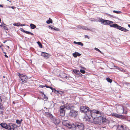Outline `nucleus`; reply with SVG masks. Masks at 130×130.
<instances>
[{"label": "nucleus", "instance_id": "1", "mask_svg": "<svg viewBox=\"0 0 130 130\" xmlns=\"http://www.w3.org/2000/svg\"><path fill=\"white\" fill-rule=\"evenodd\" d=\"M103 21V24L104 25H109L110 27L116 28L117 29H119L124 32H126L127 31H128V30L126 28L119 26L116 24H113V22L110 21L109 20H104Z\"/></svg>", "mask_w": 130, "mask_h": 130}, {"label": "nucleus", "instance_id": "2", "mask_svg": "<svg viewBox=\"0 0 130 130\" xmlns=\"http://www.w3.org/2000/svg\"><path fill=\"white\" fill-rule=\"evenodd\" d=\"M117 128L119 130H129L128 128L124 124H119L117 127Z\"/></svg>", "mask_w": 130, "mask_h": 130}, {"label": "nucleus", "instance_id": "3", "mask_svg": "<svg viewBox=\"0 0 130 130\" xmlns=\"http://www.w3.org/2000/svg\"><path fill=\"white\" fill-rule=\"evenodd\" d=\"M59 111L60 115L62 116H63L65 115V106L64 105L61 106L60 107Z\"/></svg>", "mask_w": 130, "mask_h": 130}, {"label": "nucleus", "instance_id": "4", "mask_svg": "<svg viewBox=\"0 0 130 130\" xmlns=\"http://www.w3.org/2000/svg\"><path fill=\"white\" fill-rule=\"evenodd\" d=\"M19 76L20 78V81L21 83H25L26 82V79L25 77V76L20 73L19 74Z\"/></svg>", "mask_w": 130, "mask_h": 130}, {"label": "nucleus", "instance_id": "5", "mask_svg": "<svg viewBox=\"0 0 130 130\" xmlns=\"http://www.w3.org/2000/svg\"><path fill=\"white\" fill-rule=\"evenodd\" d=\"M89 108L86 106H82L80 107V110L83 112H86L87 111L89 112Z\"/></svg>", "mask_w": 130, "mask_h": 130}, {"label": "nucleus", "instance_id": "6", "mask_svg": "<svg viewBox=\"0 0 130 130\" xmlns=\"http://www.w3.org/2000/svg\"><path fill=\"white\" fill-rule=\"evenodd\" d=\"M112 115L113 116L117 118L120 119H124L125 118V116H124L120 115L116 113H112Z\"/></svg>", "mask_w": 130, "mask_h": 130}, {"label": "nucleus", "instance_id": "7", "mask_svg": "<svg viewBox=\"0 0 130 130\" xmlns=\"http://www.w3.org/2000/svg\"><path fill=\"white\" fill-rule=\"evenodd\" d=\"M78 112L77 111L74 110H71L69 113L70 115L75 117L77 115Z\"/></svg>", "mask_w": 130, "mask_h": 130}, {"label": "nucleus", "instance_id": "8", "mask_svg": "<svg viewBox=\"0 0 130 130\" xmlns=\"http://www.w3.org/2000/svg\"><path fill=\"white\" fill-rule=\"evenodd\" d=\"M89 111L90 112L91 114V115L92 118L94 119L96 118V113H95V112H96V110H89Z\"/></svg>", "mask_w": 130, "mask_h": 130}, {"label": "nucleus", "instance_id": "9", "mask_svg": "<svg viewBox=\"0 0 130 130\" xmlns=\"http://www.w3.org/2000/svg\"><path fill=\"white\" fill-rule=\"evenodd\" d=\"M16 127L17 125H16L9 123V130H14V128Z\"/></svg>", "mask_w": 130, "mask_h": 130}, {"label": "nucleus", "instance_id": "10", "mask_svg": "<svg viewBox=\"0 0 130 130\" xmlns=\"http://www.w3.org/2000/svg\"><path fill=\"white\" fill-rule=\"evenodd\" d=\"M41 55L46 59L48 58L50 56V55H49L48 53L43 52H41Z\"/></svg>", "mask_w": 130, "mask_h": 130}, {"label": "nucleus", "instance_id": "11", "mask_svg": "<svg viewBox=\"0 0 130 130\" xmlns=\"http://www.w3.org/2000/svg\"><path fill=\"white\" fill-rule=\"evenodd\" d=\"M65 108H66L68 110H71L72 109V108L73 107V106H72L71 104L67 103L65 105Z\"/></svg>", "mask_w": 130, "mask_h": 130}, {"label": "nucleus", "instance_id": "12", "mask_svg": "<svg viewBox=\"0 0 130 130\" xmlns=\"http://www.w3.org/2000/svg\"><path fill=\"white\" fill-rule=\"evenodd\" d=\"M77 28H78L83 29L85 30H87L90 31H92V30L91 29H88L87 27L86 26H83L78 25L77 26Z\"/></svg>", "mask_w": 130, "mask_h": 130}, {"label": "nucleus", "instance_id": "13", "mask_svg": "<svg viewBox=\"0 0 130 130\" xmlns=\"http://www.w3.org/2000/svg\"><path fill=\"white\" fill-rule=\"evenodd\" d=\"M77 127H78V128L80 130H83L84 129V125L83 123H80L77 125Z\"/></svg>", "mask_w": 130, "mask_h": 130}, {"label": "nucleus", "instance_id": "14", "mask_svg": "<svg viewBox=\"0 0 130 130\" xmlns=\"http://www.w3.org/2000/svg\"><path fill=\"white\" fill-rule=\"evenodd\" d=\"M62 123L63 125L68 127L70 123L68 120H64L63 121Z\"/></svg>", "mask_w": 130, "mask_h": 130}, {"label": "nucleus", "instance_id": "15", "mask_svg": "<svg viewBox=\"0 0 130 130\" xmlns=\"http://www.w3.org/2000/svg\"><path fill=\"white\" fill-rule=\"evenodd\" d=\"M81 55V54L78 52H75L73 54V55L75 58H76L77 56H79Z\"/></svg>", "mask_w": 130, "mask_h": 130}, {"label": "nucleus", "instance_id": "16", "mask_svg": "<svg viewBox=\"0 0 130 130\" xmlns=\"http://www.w3.org/2000/svg\"><path fill=\"white\" fill-rule=\"evenodd\" d=\"M68 127L74 130L76 128V126L74 124H71L70 123Z\"/></svg>", "mask_w": 130, "mask_h": 130}, {"label": "nucleus", "instance_id": "17", "mask_svg": "<svg viewBox=\"0 0 130 130\" xmlns=\"http://www.w3.org/2000/svg\"><path fill=\"white\" fill-rule=\"evenodd\" d=\"M13 25L14 26H22L25 25V24H22L19 23H15L13 24Z\"/></svg>", "mask_w": 130, "mask_h": 130}, {"label": "nucleus", "instance_id": "18", "mask_svg": "<svg viewBox=\"0 0 130 130\" xmlns=\"http://www.w3.org/2000/svg\"><path fill=\"white\" fill-rule=\"evenodd\" d=\"M0 125L3 128L6 129H7L8 128V126L6 124L4 123H1L0 124Z\"/></svg>", "mask_w": 130, "mask_h": 130}, {"label": "nucleus", "instance_id": "19", "mask_svg": "<svg viewBox=\"0 0 130 130\" xmlns=\"http://www.w3.org/2000/svg\"><path fill=\"white\" fill-rule=\"evenodd\" d=\"M120 108L122 111V113L123 114H126L127 113V111L124 109V107L123 106H120Z\"/></svg>", "mask_w": 130, "mask_h": 130}, {"label": "nucleus", "instance_id": "20", "mask_svg": "<svg viewBox=\"0 0 130 130\" xmlns=\"http://www.w3.org/2000/svg\"><path fill=\"white\" fill-rule=\"evenodd\" d=\"M45 115L47 117H52V116L51 114L48 112H45Z\"/></svg>", "mask_w": 130, "mask_h": 130}, {"label": "nucleus", "instance_id": "21", "mask_svg": "<svg viewBox=\"0 0 130 130\" xmlns=\"http://www.w3.org/2000/svg\"><path fill=\"white\" fill-rule=\"evenodd\" d=\"M104 19H103L102 18H99L97 19L96 20H95V21L99 22H101L102 24H103V20Z\"/></svg>", "mask_w": 130, "mask_h": 130}, {"label": "nucleus", "instance_id": "22", "mask_svg": "<svg viewBox=\"0 0 130 130\" xmlns=\"http://www.w3.org/2000/svg\"><path fill=\"white\" fill-rule=\"evenodd\" d=\"M30 26L31 28L32 29H34L36 27V26L35 25L32 23L30 24Z\"/></svg>", "mask_w": 130, "mask_h": 130}, {"label": "nucleus", "instance_id": "23", "mask_svg": "<svg viewBox=\"0 0 130 130\" xmlns=\"http://www.w3.org/2000/svg\"><path fill=\"white\" fill-rule=\"evenodd\" d=\"M60 123V121L59 119H57L55 121L54 120V123L56 124H58Z\"/></svg>", "mask_w": 130, "mask_h": 130}, {"label": "nucleus", "instance_id": "24", "mask_svg": "<svg viewBox=\"0 0 130 130\" xmlns=\"http://www.w3.org/2000/svg\"><path fill=\"white\" fill-rule=\"evenodd\" d=\"M73 71L75 74L76 75H77L78 73V72L80 71L79 70H77L75 69L73 70Z\"/></svg>", "mask_w": 130, "mask_h": 130}, {"label": "nucleus", "instance_id": "25", "mask_svg": "<svg viewBox=\"0 0 130 130\" xmlns=\"http://www.w3.org/2000/svg\"><path fill=\"white\" fill-rule=\"evenodd\" d=\"M52 23V20L50 18L49 19L46 21V23L48 24L51 23Z\"/></svg>", "mask_w": 130, "mask_h": 130}, {"label": "nucleus", "instance_id": "26", "mask_svg": "<svg viewBox=\"0 0 130 130\" xmlns=\"http://www.w3.org/2000/svg\"><path fill=\"white\" fill-rule=\"evenodd\" d=\"M113 12L116 13L117 14H121L122 13V12L120 11L113 10Z\"/></svg>", "mask_w": 130, "mask_h": 130}, {"label": "nucleus", "instance_id": "27", "mask_svg": "<svg viewBox=\"0 0 130 130\" xmlns=\"http://www.w3.org/2000/svg\"><path fill=\"white\" fill-rule=\"evenodd\" d=\"M106 79L108 82L111 83L112 82V79H110L108 77L106 78Z\"/></svg>", "mask_w": 130, "mask_h": 130}, {"label": "nucleus", "instance_id": "28", "mask_svg": "<svg viewBox=\"0 0 130 130\" xmlns=\"http://www.w3.org/2000/svg\"><path fill=\"white\" fill-rule=\"evenodd\" d=\"M25 33L28 34H30L32 35H34L31 32L29 31H27L26 30L25 31Z\"/></svg>", "mask_w": 130, "mask_h": 130}, {"label": "nucleus", "instance_id": "29", "mask_svg": "<svg viewBox=\"0 0 130 130\" xmlns=\"http://www.w3.org/2000/svg\"><path fill=\"white\" fill-rule=\"evenodd\" d=\"M37 43L39 45L40 47V48H42V45L41 43L39 41H38L37 42Z\"/></svg>", "mask_w": 130, "mask_h": 130}, {"label": "nucleus", "instance_id": "30", "mask_svg": "<svg viewBox=\"0 0 130 130\" xmlns=\"http://www.w3.org/2000/svg\"><path fill=\"white\" fill-rule=\"evenodd\" d=\"M53 30H55L57 31H58L60 30L59 28H57L56 27H53Z\"/></svg>", "mask_w": 130, "mask_h": 130}, {"label": "nucleus", "instance_id": "31", "mask_svg": "<svg viewBox=\"0 0 130 130\" xmlns=\"http://www.w3.org/2000/svg\"><path fill=\"white\" fill-rule=\"evenodd\" d=\"M119 70L123 71V72H124L125 73H127V72L125 71V70H123L122 69H118Z\"/></svg>", "mask_w": 130, "mask_h": 130}, {"label": "nucleus", "instance_id": "32", "mask_svg": "<svg viewBox=\"0 0 130 130\" xmlns=\"http://www.w3.org/2000/svg\"><path fill=\"white\" fill-rule=\"evenodd\" d=\"M77 44H78L81 46H83V44L80 42H78Z\"/></svg>", "mask_w": 130, "mask_h": 130}, {"label": "nucleus", "instance_id": "33", "mask_svg": "<svg viewBox=\"0 0 130 130\" xmlns=\"http://www.w3.org/2000/svg\"><path fill=\"white\" fill-rule=\"evenodd\" d=\"M80 72L83 74H84L85 73V71L83 70L80 69Z\"/></svg>", "mask_w": 130, "mask_h": 130}, {"label": "nucleus", "instance_id": "34", "mask_svg": "<svg viewBox=\"0 0 130 130\" xmlns=\"http://www.w3.org/2000/svg\"><path fill=\"white\" fill-rule=\"evenodd\" d=\"M21 122L19 120H16V123L18 124H21Z\"/></svg>", "mask_w": 130, "mask_h": 130}, {"label": "nucleus", "instance_id": "35", "mask_svg": "<svg viewBox=\"0 0 130 130\" xmlns=\"http://www.w3.org/2000/svg\"><path fill=\"white\" fill-rule=\"evenodd\" d=\"M49 87V88L51 89L52 90V92H54V91H56V90L55 89L53 88L52 87Z\"/></svg>", "mask_w": 130, "mask_h": 130}, {"label": "nucleus", "instance_id": "36", "mask_svg": "<svg viewBox=\"0 0 130 130\" xmlns=\"http://www.w3.org/2000/svg\"><path fill=\"white\" fill-rule=\"evenodd\" d=\"M95 112L96 113V115H97L98 114H101V113L99 111H96V112Z\"/></svg>", "mask_w": 130, "mask_h": 130}, {"label": "nucleus", "instance_id": "37", "mask_svg": "<svg viewBox=\"0 0 130 130\" xmlns=\"http://www.w3.org/2000/svg\"><path fill=\"white\" fill-rule=\"evenodd\" d=\"M20 30L21 31L24 32H25V30H24L22 28H20Z\"/></svg>", "mask_w": 130, "mask_h": 130}, {"label": "nucleus", "instance_id": "38", "mask_svg": "<svg viewBox=\"0 0 130 130\" xmlns=\"http://www.w3.org/2000/svg\"><path fill=\"white\" fill-rule=\"evenodd\" d=\"M77 75H78L80 77H82V74H81L80 71L78 72V74Z\"/></svg>", "mask_w": 130, "mask_h": 130}, {"label": "nucleus", "instance_id": "39", "mask_svg": "<svg viewBox=\"0 0 130 130\" xmlns=\"http://www.w3.org/2000/svg\"><path fill=\"white\" fill-rule=\"evenodd\" d=\"M101 114H98L97 115H96V117H101Z\"/></svg>", "mask_w": 130, "mask_h": 130}, {"label": "nucleus", "instance_id": "40", "mask_svg": "<svg viewBox=\"0 0 130 130\" xmlns=\"http://www.w3.org/2000/svg\"><path fill=\"white\" fill-rule=\"evenodd\" d=\"M85 38H87L88 39H89L90 38V37L89 36H88L86 35H85Z\"/></svg>", "mask_w": 130, "mask_h": 130}, {"label": "nucleus", "instance_id": "41", "mask_svg": "<svg viewBox=\"0 0 130 130\" xmlns=\"http://www.w3.org/2000/svg\"><path fill=\"white\" fill-rule=\"evenodd\" d=\"M57 119L56 118H55L54 117L52 118V120L53 121V122L54 123V120L55 121L56 119Z\"/></svg>", "mask_w": 130, "mask_h": 130}, {"label": "nucleus", "instance_id": "42", "mask_svg": "<svg viewBox=\"0 0 130 130\" xmlns=\"http://www.w3.org/2000/svg\"><path fill=\"white\" fill-rule=\"evenodd\" d=\"M9 8H11L12 9H14L15 8V7L14 6H12V7H10V6H9Z\"/></svg>", "mask_w": 130, "mask_h": 130}, {"label": "nucleus", "instance_id": "43", "mask_svg": "<svg viewBox=\"0 0 130 130\" xmlns=\"http://www.w3.org/2000/svg\"><path fill=\"white\" fill-rule=\"evenodd\" d=\"M48 28L50 29H51L53 30V27H52L50 26H49Z\"/></svg>", "mask_w": 130, "mask_h": 130}, {"label": "nucleus", "instance_id": "44", "mask_svg": "<svg viewBox=\"0 0 130 130\" xmlns=\"http://www.w3.org/2000/svg\"><path fill=\"white\" fill-rule=\"evenodd\" d=\"M41 93L42 94L44 95V96H45L47 98V97L44 94V93L43 92H41Z\"/></svg>", "mask_w": 130, "mask_h": 130}, {"label": "nucleus", "instance_id": "45", "mask_svg": "<svg viewBox=\"0 0 130 130\" xmlns=\"http://www.w3.org/2000/svg\"><path fill=\"white\" fill-rule=\"evenodd\" d=\"M63 92H62L61 91H59V94H62L64 93Z\"/></svg>", "mask_w": 130, "mask_h": 130}, {"label": "nucleus", "instance_id": "46", "mask_svg": "<svg viewBox=\"0 0 130 130\" xmlns=\"http://www.w3.org/2000/svg\"><path fill=\"white\" fill-rule=\"evenodd\" d=\"M94 49L95 50L97 51H99V50L98 48H96V47H95L94 48Z\"/></svg>", "mask_w": 130, "mask_h": 130}, {"label": "nucleus", "instance_id": "47", "mask_svg": "<svg viewBox=\"0 0 130 130\" xmlns=\"http://www.w3.org/2000/svg\"><path fill=\"white\" fill-rule=\"evenodd\" d=\"M55 92L56 93L57 92V94H58V93L59 94V91L56 90V91H54V92Z\"/></svg>", "mask_w": 130, "mask_h": 130}, {"label": "nucleus", "instance_id": "48", "mask_svg": "<svg viewBox=\"0 0 130 130\" xmlns=\"http://www.w3.org/2000/svg\"><path fill=\"white\" fill-rule=\"evenodd\" d=\"M39 87L40 88H43V87H45V85L44 86V85H41Z\"/></svg>", "mask_w": 130, "mask_h": 130}, {"label": "nucleus", "instance_id": "49", "mask_svg": "<svg viewBox=\"0 0 130 130\" xmlns=\"http://www.w3.org/2000/svg\"><path fill=\"white\" fill-rule=\"evenodd\" d=\"M1 98V96H0V104H1V103L2 102V100Z\"/></svg>", "mask_w": 130, "mask_h": 130}, {"label": "nucleus", "instance_id": "50", "mask_svg": "<svg viewBox=\"0 0 130 130\" xmlns=\"http://www.w3.org/2000/svg\"><path fill=\"white\" fill-rule=\"evenodd\" d=\"M4 53L5 54V56L6 58H8V56L6 55V53L5 52H4Z\"/></svg>", "mask_w": 130, "mask_h": 130}, {"label": "nucleus", "instance_id": "51", "mask_svg": "<svg viewBox=\"0 0 130 130\" xmlns=\"http://www.w3.org/2000/svg\"><path fill=\"white\" fill-rule=\"evenodd\" d=\"M114 67H115L116 68V69H119V68L118 66H114Z\"/></svg>", "mask_w": 130, "mask_h": 130}, {"label": "nucleus", "instance_id": "52", "mask_svg": "<svg viewBox=\"0 0 130 130\" xmlns=\"http://www.w3.org/2000/svg\"><path fill=\"white\" fill-rule=\"evenodd\" d=\"M125 84L127 85H129L130 84L129 83H127V82H125Z\"/></svg>", "mask_w": 130, "mask_h": 130}, {"label": "nucleus", "instance_id": "53", "mask_svg": "<svg viewBox=\"0 0 130 130\" xmlns=\"http://www.w3.org/2000/svg\"><path fill=\"white\" fill-rule=\"evenodd\" d=\"M49 86H47V85H45V87H46L47 88H49Z\"/></svg>", "mask_w": 130, "mask_h": 130}, {"label": "nucleus", "instance_id": "54", "mask_svg": "<svg viewBox=\"0 0 130 130\" xmlns=\"http://www.w3.org/2000/svg\"><path fill=\"white\" fill-rule=\"evenodd\" d=\"M2 108V106L1 105V104H0V109Z\"/></svg>", "mask_w": 130, "mask_h": 130}, {"label": "nucleus", "instance_id": "55", "mask_svg": "<svg viewBox=\"0 0 130 130\" xmlns=\"http://www.w3.org/2000/svg\"><path fill=\"white\" fill-rule=\"evenodd\" d=\"M75 44H77V42H76V41H74L73 42Z\"/></svg>", "mask_w": 130, "mask_h": 130}, {"label": "nucleus", "instance_id": "56", "mask_svg": "<svg viewBox=\"0 0 130 130\" xmlns=\"http://www.w3.org/2000/svg\"><path fill=\"white\" fill-rule=\"evenodd\" d=\"M98 52H99L101 54H102L103 53L100 50L99 51H98Z\"/></svg>", "mask_w": 130, "mask_h": 130}, {"label": "nucleus", "instance_id": "57", "mask_svg": "<svg viewBox=\"0 0 130 130\" xmlns=\"http://www.w3.org/2000/svg\"><path fill=\"white\" fill-rule=\"evenodd\" d=\"M90 20L91 21H95V20H92V19H90Z\"/></svg>", "mask_w": 130, "mask_h": 130}, {"label": "nucleus", "instance_id": "58", "mask_svg": "<svg viewBox=\"0 0 130 130\" xmlns=\"http://www.w3.org/2000/svg\"><path fill=\"white\" fill-rule=\"evenodd\" d=\"M44 98L45 99H47V98L45 96H44Z\"/></svg>", "mask_w": 130, "mask_h": 130}, {"label": "nucleus", "instance_id": "59", "mask_svg": "<svg viewBox=\"0 0 130 130\" xmlns=\"http://www.w3.org/2000/svg\"><path fill=\"white\" fill-rule=\"evenodd\" d=\"M128 26L130 28V24H128Z\"/></svg>", "mask_w": 130, "mask_h": 130}, {"label": "nucleus", "instance_id": "60", "mask_svg": "<svg viewBox=\"0 0 130 130\" xmlns=\"http://www.w3.org/2000/svg\"><path fill=\"white\" fill-rule=\"evenodd\" d=\"M0 6L1 7H3L2 5H0Z\"/></svg>", "mask_w": 130, "mask_h": 130}, {"label": "nucleus", "instance_id": "61", "mask_svg": "<svg viewBox=\"0 0 130 130\" xmlns=\"http://www.w3.org/2000/svg\"><path fill=\"white\" fill-rule=\"evenodd\" d=\"M119 62L122 63V64L123 63L122 62H120V61H119Z\"/></svg>", "mask_w": 130, "mask_h": 130}, {"label": "nucleus", "instance_id": "62", "mask_svg": "<svg viewBox=\"0 0 130 130\" xmlns=\"http://www.w3.org/2000/svg\"><path fill=\"white\" fill-rule=\"evenodd\" d=\"M88 130H91L90 129H89Z\"/></svg>", "mask_w": 130, "mask_h": 130}, {"label": "nucleus", "instance_id": "63", "mask_svg": "<svg viewBox=\"0 0 130 130\" xmlns=\"http://www.w3.org/2000/svg\"><path fill=\"white\" fill-rule=\"evenodd\" d=\"M1 19H0V22H1Z\"/></svg>", "mask_w": 130, "mask_h": 130}, {"label": "nucleus", "instance_id": "64", "mask_svg": "<svg viewBox=\"0 0 130 130\" xmlns=\"http://www.w3.org/2000/svg\"><path fill=\"white\" fill-rule=\"evenodd\" d=\"M1 47V46L0 45V47Z\"/></svg>", "mask_w": 130, "mask_h": 130}]
</instances>
